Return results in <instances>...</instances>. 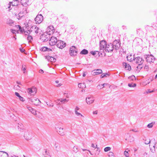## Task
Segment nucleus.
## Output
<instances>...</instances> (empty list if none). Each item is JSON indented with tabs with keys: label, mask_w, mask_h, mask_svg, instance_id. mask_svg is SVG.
I'll return each mask as SVG.
<instances>
[{
	"label": "nucleus",
	"mask_w": 157,
	"mask_h": 157,
	"mask_svg": "<svg viewBox=\"0 0 157 157\" xmlns=\"http://www.w3.org/2000/svg\"><path fill=\"white\" fill-rule=\"evenodd\" d=\"M78 53V49L76 47L74 46H71L70 48L69 54L71 56H75L77 55Z\"/></svg>",
	"instance_id": "obj_1"
},
{
	"label": "nucleus",
	"mask_w": 157,
	"mask_h": 157,
	"mask_svg": "<svg viewBox=\"0 0 157 157\" xmlns=\"http://www.w3.org/2000/svg\"><path fill=\"white\" fill-rule=\"evenodd\" d=\"M32 132L31 131L26 130L25 132L24 137L26 140H29L32 138Z\"/></svg>",
	"instance_id": "obj_2"
},
{
	"label": "nucleus",
	"mask_w": 157,
	"mask_h": 157,
	"mask_svg": "<svg viewBox=\"0 0 157 157\" xmlns=\"http://www.w3.org/2000/svg\"><path fill=\"white\" fill-rule=\"evenodd\" d=\"M147 62L151 63H153L155 60V58L152 55H146L144 56Z\"/></svg>",
	"instance_id": "obj_3"
},
{
	"label": "nucleus",
	"mask_w": 157,
	"mask_h": 157,
	"mask_svg": "<svg viewBox=\"0 0 157 157\" xmlns=\"http://www.w3.org/2000/svg\"><path fill=\"white\" fill-rule=\"evenodd\" d=\"M40 29L37 27L36 26L33 25L30 28L29 31L31 32H33L34 35H36L39 32Z\"/></svg>",
	"instance_id": "obj_4"
},
{
	"label": "nucleus",
	"mask_w": 157,
	"mask_h": 157,
	"mask_svg": "<svg viewBox=\"0 0 157 157\" xmlns=\"http://www.w3.org/2000/svg\"><path fill=\"white\" fill-rule=\"evenodd\" d=\"M55 128L57 133L61 136H63L65 134L63 128L59 127L58 124H56Z\"/></svg>",
	"instance_id": "obj_5"
},
{
	"label": "nucleus",
	"mask_w": 157,
	"mask_h": 157,
	"mask_svg": "<svg viewBox=\"0 0 157 157\" xmlns=\"http://www.w3.org/2000/svg\"><path fill=\"white\" fill-rule=\"evenodd\" d=\"M113 47L114 49L117 50L119 49L121 47V43L120 40H115L112 44Z\"/></svg>",
	"instance_id": "obj_6"
},
{
	"label": "nucleus",
	"mask_w": 157,
	"mask_h": 157,
	"mask_svg": "<svg viewBox=\"0 0 157 157\" xmlns=\"http://www.w3.org/2000/svg\"><path fill=\"white\" fill-rule=\"evenodd\" d=\"M124 138L125 140L128 142H132L134 140V137L128 133L125 134Z\"/></svg>",
	"instance_id": "obj_7"
},
{
	"label": "nucleus",
	"mask_w": 157,
	"mask_h": 157,
	"mask_svg": "<svg viewBox=\"0 0 157 157\" xmlns=\"http://www.w3.org/2000/svg\"><path fill=\"white\" fill-rule=\"evenodd\" d=\"M58 41L56 37L52 36L49 40V44L51 46H54L57 44Z\"/></svg>",
	"instance_id": "obj_8"
},
{
	"label": "nucleus",
	"mask_w": 157,
	"mask_h": 157,
	"mask_svg": "<svg viewBox=\"0 0 157 157\" xmlns=\"http://www.w3.org/2000/svg\"><path fill=\"white\" fill-rule=\"evenodd\" d=\"M43 20V17L42 15L40 14L37 15L35 19L36 23L39 24Z\"/></svg>",
	"instance_id": "obj_9"
},
{
	"label": "nucleus",
	"mask_w": 157,
	"mask_h": 157,
	"mask_svg": "<svg viewBox=\"0 0 157 157\" xmlns=\"http://www.w3.org/2000/svg\"><path fill=\"white\" fill-rule=\"evenodd\" d=\"M105 50L106 52H112L114 50L113 47L111 43H108L105 46Z\"/></svg>",
	"instance_id": "obj_10"
},
{
	"label": "nucleus",
	"mask_w": 157,
	"mask_h": 157,
	"mask_svg": "<svg viewBox=\"0 0 157 157\" xmlns=\"http://www.w3.org/2000/svg\"><path fill=\"white\" fill-rule=\"evenodd\" d=\"M57 44V47L60 49H63L66 46V43L61 40H58Z\"/></svg>",
	"instance_id": "obj_11"
},
{
	"label": "nucleus",
	"mask_w": 157,
	"mask_h": 157,
	"mask_svg": "<svg viewBox=\"0 0 157 157\" xmlns=\"http://www.w3.org/2000/svg\"><path fill=\"white\" fill-rule=\"evenodd\" d=\"M37 91L35 87H32L31 88H29L27 90L28 92L31 95H35Z\"/></svg>",
	"instance_id": "obj_12"
},
{
	"label": "nucleus",
	"mask_w": 157,
	"mask_h": 157,
	"mask_svg": "<svg viewBox=\"0 0 157 157\" xmlns=\"http://www.w3.org/2000/svg\"><path fill=\"white\" fill-rule=\"evenodd\" d=\"M94 98L91 96H88L86 99V102L88 104H92L94 101Z\"/></svg>",
	"instance_id": "obj_13"
},
{
	"label": "nucleus",
	"mask_w": 157,
	"mask_h": 157,
	"mask_svg": "<svg viewBox=\"0 0 157 157\" xmlns=\"http://www.w3.org/2000/svg\"><path fill=\"white\" fill-rule=\"evenodd\" d=\"M107 44L105 40L101 41L100 43V49L101 50L105 49V46Z\"/></svg>",
	"instance_id": "obj_14"
},
{
	"label": "nucleus",
	"mask_w": 157,
	"mask_h": 157,
	"mask_svg": "<svg viewBox=\"0 0 157 157\" xmlns=\"http://www.w3.org/2000/svg\"><path fill=\"white\" fill-rule=\"evenodd\" d=\"M19 3V1L18 0H13L12 2H10L9 4L8 8L10 9L11 8V6H16L18 5Z\"/></svg>",
	"instance_id": "obj_15"
},
{
	"label": "nucleus",
	"mask_w": 157,
	"mask_h": 157,
	"mask_svg": "<svg viewBox=\"0 0 157 157\" xmlns=\"http://www.w3.org/2000/svg\"><path fill=\"white\" fill-rule=\"evenodd\" d=\"M50 34L45 35L43 34L40 36V39L43 42L47 41L50 38Z\"/></svg>",
	"instance_id": "obj_16"
},
{
	"label": "nucleus",
	"mask_w": 157,
	"mask_h": 157,
	"mask_svg": "<svg viewBox=\"0 0 157 157\" xmlns=\"http://www.w3.org/2000/svg\"><path fill=\"white\" fill-rule=\"evenodd\" d=\"M102 71L101 69H95L91 71V74L94 75H99L102 73Z\"/></svg>",
	"instance_id": "obj_17"
},
{
	"label": "nucleus",
	"mask_w": 157,
	"mask_h": 157,
	"mask_svg": "<svg viewBox=\"0 0 157 157\" xmlns=\"http://www.w3.org/2000/svg\"><path fill=\"white\" fill-rule=\"evenodd\" d=\"M134 60L135 61L136 63L138 64H143L144 62V60L140 56L135 58Z\"/></svg>",
	"instance_id": "obj_18"
},
{
	"label": "nucleus",
	"mask_w": 157,
	"mask_h": 157,
	"mask_svg": "<svg viewBox=\"0 0 157 157\" xmlns=\"http://www.w3.org/2000/svg\"><path fill=\"white\" fill-rule=\"evenodd\" d=\"M32 100V104L36 105H39L40 103V100L37 98H33Z\"/></svg>",
	"instance_id": "obj_19"
},
{
	"label": "nucleus",
	"mask_w": 157,
	"mask_h": 157,
	"mask_svg": "<svg viewBox=\"0 0 157 157\" xmlns=\"http://www.w3.org/2000/svg\"><path fill=\"white\" fill-rule=\"evenodd\" d=\"M45 59H47L48 61L52 62H55L56 61V59L54 57L50 56H45Z\"/></svg>",
	"instance_id": "obj_20"
},
{
	"label": "nucleus",
	"mask_w": 157,
	"mask_h": 157,
	"mask_svg": "<svg viewBox=\"0 0 157 157\" xmlns=\"http://www.w3.org/2000/svg\"><path fill=\"white\" fill-rule=\"evenodd\" d=\"M47 31L48 32H50L49 33H48L49 34L54 33L55 31V29L53 26L51 25L48 26L47 28Z\"/></svg>",
	"instance_id": "obj_21"
},
{
	"label": "nucleus",
	"mask_w": 157,
	"mask_h": 157,
	"mask_svg": "<svg viewBox=\"0 0 157 157\" xmlns=\"http://www.w3.org/2000/svg\"><path fill=\"white\" fill-rule=\"evenodd\" d=\"M68 100H67L66 99H58L56 101V103H57V105H60L61 104V103H64L65 102H67Z\"/></svg>",
	"instance_id": "obj_22"
},
{
	"label": "nucleus",
	"mask_w": 157,
	"mask_h": 157,
	"mask_svg": "<svg viewBox=\"0 0 157 157\" xmlns=\"http://www.w3.org/2000/svg\"><path fill=\"white\" fill-rule=\"evenodd\" d=\"M17 128L18 130L20 131L23 130L24 128V126L21 123H19L18 124Z\"/></svg>",
	"instance_id": "obj_23"
},
{
	"label": "nucleus",
	"mask_w": 157,
	"mask_h": 157,
	"mask_svg": "<svg viewBox=\"0 0 157 157\" xmlns=\"http://www.w3.org/2000/svg\"><path fill=\"white\" fill-rule=\"evenodd\" d=\"M6 23L7 24L11 26H13L14 25V21L10 19H7L6 21Z\"/></svg>",
	"instance_id": "obj_24"
},
{
	"label": "nucleus",
	"mask_w": 157,
	"mask_h": 157,
	"mask_svg": "<svg viewBox=\"0 0 157 157\" xmlns=\"http://www.w3.org/2000/svg\"><path fill=\"white\" fill-rule=\"evenodd\" d=\"M123 65L124 66V68L126 70L129 71L131 70V67L129 64H127L126 63H123Z\"/></svg>",
	"instance_id": "obj_25"
},
{
	"label": "nucleus",
	"mask_w": 157,
	"mask_h": 157,
	"mask_svg": "<svg viewBox=\"0 0 157 157\" xmlns=\"http://www.w3.org/2000/svg\"><path fill=\"white\" fill-rule=\"evenodd\" d=\"M0 157H8V154L6 152L0 151Z\"/></svg>",
	"instance_id": "obj_26"
},
{
	"label": "nucleus",
	"mask_w": 157,
	"mask_h": 157,
	"mask_svg": "<svg viewBox=\"0 0 157 157\" xmlns=\"http://www.w3.org/2000/svg\"><path fill=\"white\" fill-rule=\"evenodd\" d=\"M134 56V55L133 56H132L131 54L128 55L127 57V60L130 62L133 61L135 59Z\"/></svg>",
	"instance_id": "obj_27"
},
{
	"label": "nucleus",
	"mask_w": 157,
	"mask_h": 157,
	"mask_svg": "<svg viewBox=\"0 0 157 157\" xmlns=\"http://www.w3.org/2000/svg\"><path fill=\"white\" fill-rule=\"evenodd\" d=\"M44 155V157H51L49 151L47 150H45Z\"/></svg>",
	"instance_id": "obj_28"
},
{
	"label": "nucleus",
	"mask_w": 157,
	"mask_h": 157,
	"mask_svg": "<svg viewBox=\"0 0 157 157\" xmlns=\"http://www.w3.org/2000/svg\"><path fill=\"white\" fill-rule=\"evenodd\" d=\"M29 0H21V2L23 6H26V5H28V3Z\"/></svg>",
	"instance_id": "obj_29"
},
{
	"label": "nucleus",
	"mask_w": 157,
	"mask_h": 157,
	"mask_svg": "<svg viewBox=\"0 0 157 157\" xmlns=\"http://www.w3.org/2000/svg\"><path fill=\"white\" fill-rule=\"evenodd\" d=\"M88 53V51L87 50L83 49L80 52V54L82 55H86Z\"/></svg>",
	"instance_id": "obj_30"
},
{
	"label": "nucleus",
	"mask_w": 157,
	"mask_h": 157,
	"mask_svg": "<svg viewBox=\"0 0 157 157\" xmlns=\"http://www.w3.org/2000/svg\"><path fill=\"white\" fill-rule=\"evenodd\" d=\"M27 39L29 43H31L33 40V37L31 35H28L27 37Z\"/></svg>",
	"instance_id": "obj_31"
},
{
	"label": "nucleus",
	"mask_w": 157,
	"mask_h": 157,
	"mask_svg": "<svg viewBox=\"0 0 157 157\" xmlns=\"http://www.w3.org/2000/svg\"><path fill=\"white\" fill-rule=\"evenodd\" d=\"M46 103L47 105L50 107H52L54 106L53 103H52V101L51 100H50L49 102H46Z\"/></svg>",
	"instance_id": "obj_32"
},
{
	"label": "nucleus",
	"mask_w": 157,
	"mask_h": 157,
	"mask_svg": "<svg viewBox=\"0 0 157 157\" xmlns=\"http://www.w3.org/2000/svg\"><path fill=\"white\" fill-rule=\"evenodd\" d=\"M136 83H129L128 84V86L129 87H135L136 86Z\"/></svg>",
	"instance_id": "obj_33"
},
{
	"label": "nucleus",
	"mask_w": 157,
	"mask_h": 157,
	"mask_svg": "<svg viewBox=\"0 0 157 157\" xmlns=\"http://www.w3.org/2000/svg\"><path fill=\"white\" fill-rule=\"evenodd\" d=\"M128 78L129 79H130V80H132V81H133V80H136V77L133 75H132L131 76H129Z\"/></svg>",
	"instance_id": "obj_34"
},
{
	"label": "nucleus",
	"mask_w": 157,
	"mask_h": 157,
	"mask_svg": "<svg viewBox=\"0 0 157 157\" xmlns=\"http://www.w3.org/2000/svg\"><path fill=\"white\" fill-rule=\"evenodd\" d=\"M36 110L34 109H33V110H32V111H31V113L33 114L34 115H35L36 116V117H38V116L37 115V114L36 113Z\"/></svg>",
	"instance_id": "obj_35"
},
{
	"label": "nucleus",
	"mask_w": 157,
	"mask_h": 157,
	"mask_svg": "<svg viewBox=\"0 0 157 157\" xmlns=\"http://www.w3.org/2000/svg\"><path fill=\"white\" fill-rule=\"evenodd\" d=\"M21 12H22V13L24 14H26L28 12L27 11V9L26 8H23L22 11H21Z\"/></svg>",
	"instance_id": "obj_36"
},
{
	"label": "nucleus",
	"mask_w": 157,
	"mask_h": 157,
	"mask_svg": "<svg viewBox=\"0 0 157 157\" xmlns=\"http://www.w3.org/2000/svg\"><path fill=\"white\" fill-rule=\"evenodd\" d=\"M155 124V122H151L147 125V127L148 128H151L153 127V124Z\"/></svg>",
	"instance_id": "obj_37"
},
{
	"label": "nucleus",
	"mask_w": 157,
	"mask_h": 157,
	"mask_svg": "<svg viewBox=\"0 0 157 157\" xmlns=\"http://www.w3.org/2000/svg\"><path fill=\"white\" fill-rule=\"evenodd\" d=\"M75 114L78 117H84V116L81 113L78 112L77 111H75Z\"/></svg>",
	"instance_id": "obj_38"
},
{
	"label": "nucleus",
	"mask_w": 157,
	"mask_h": 157,
	"mask_svg": "<svg viewBox=\"0 0 157 157\" xmlns=\"http://www.w3.org/2000/svg\"><path fill=\"white\" fill-rule=\"evenodd\" d=\"M47 47H43L40 49V50L42 52H45L47 51Z\"/></svg>",
	"instance_id": "obj_39"
},
{
	"label": "nucleus",
	"mask_w": 157,
	"mask_h": 157,
	"mask_svg": "<svg viewBox=\"0 0 157 157\" xmlns=\"http://www.w3.org/2000/svg\"><path fill=\"white\" fill-rule=\"evenodd\" d=\"M23 31L24 32V34L25 35H29V34H30L31 32H29V30H28V32H26L25 31V30L23 29Z\"/></svg>",
	"instance_id": "obj_40"
},
{
	"label": "nucleus",
	"mask_w": 157,
	"mask_h": 157,
	"mask_svg": "<svg viewBox=\"0 0 157 157\" xmlns=\"http://www.w3.org/2000/svg\"><path fill=\"white\" fill-rule=\"evenodd\" d=\"M26 108L28 109V110L31 112V111L33 110V109L31 107L29 106L28 105H27L26 106Z\"/></svg>",
	"instance_id": "obj_41"
},
{
	"label": "nucleus",
	"mask_w": 157,
	"mask_h": 157,
	"mask_svg": "<svg viewBox=\"0 0 157 157\" xmlns=\"http://www.w3.org/2000/svg\"><path fill=\"white\" fill-rule=\"evenodd\" d=\"M138 65L137 67V69H139L140 70L142 68L143 66H142V64H138Z\"/></svg>",
	"instance_id": "obj_42"
},
{
	"label": "nucleus",
	"mask_w": 157,
	"mask_h": 157,
	"mask_svg": "<svg viewBox=\"0 0 157 157\" xmlns=\"http://www.w3.org/2000/svg\"><path fill=\"white\" fill-rule=\"evenodd\" d=\"M16 26L17 27V28H19L20 31V32H21V33H22V32H23V29H22L21 27L19 25H16Z\"/></svg>",
	"instance_id": "obj_43"
},
{
	"label": "nucleus",
	"mask_w": 157,
	"mask_h": 157,
	"mask_svg": "<svg viewBox=\"0 0 157 157\" xmlns=\"http://www.w3.org/2000/svg\"><path fill=\"white\" fill-rule=\"evenodd\" d=\"M26 67H24L23 65H22L21 69H22V71H24L23 73H25V72H26V71H25L26 70Z\"/></svg>",
	"instance_id": "obj_44"
},
{
	"label": "nucleus",
	"mask_w": 157,
	"mask_h": 157,
	"mask_svg": "<svg viewBox=\"0 0 157 157\" xmlns=\"http://www.w3.org/2000/svg\"><path fill=\"white\" fill-rule=\"evenodd\" d=\"M124 155L126 157H128L129 156V154L128 153V151H124Z\"/></svg>",
	"instance_id": "obj_45"
},
{
	"label": "nucleus",
	"mask_w": 157,
	"mask_h": 157,
	"mask_svg": "<svg viewBox=\"0 0 157 157\" xmlns=\"http://www.w3.org/2000/svg\"><path fill=\"white\" fill-rule=\"evenodd\" d=\"M96 52H97V51H91L90 52V53L92 55H94V56L95 55H96Z\"/></svg>",
	"instance_id": "obj_46"
},
{
	"label": "nucleus",
	"mask_w": 157,
	"mask_h": 157,
	"mask_svg": "<svg viewBox=\"0 0 157 157\" xmlns=\"http://www.w3.org/2000/svg\"><path fill=\"white\" fill-rule=\"evenodd\" d=\"M150 151L153 153L155 151V148H150Z\"/></svg>",
	"instance_id": "obj_47"
},
{
	"label": "nucleus",
	"mask_w": 157,
	"mask_h": 157,
	"mask_svg": "<svg viewBox=\"0 0 157 157\" xmlns=\"http://www.w3.org/2000/svg\"><path fill=\"white\" fill-rule=\"evenodd\" d=\"M111 149V148H105L104 151L107 152L108 151H110Z\"/></svg>",
	"instance_id": "obj_48"
},
{
	"label": "nucleus",
	"mask_w": 157,
	"mask_h": 157,
	"mask_svg": "<svg viewBox=\"0 0 157 157\" xmlns=\"http://www.w3.org/2000/svg\"><path fill=\"white\" fill-rule=\"evenodd\" d=\"M150 140L149 139H148L147 141V140H145L144 143L147 144H148L150 143Z\"/></svg>",
	"instance_id": "obj_49"
},
{
	"label": "nucleus",
	"mask_w": 157,
	"mask_h": 157,
	"mask_svg": "<svg viewBox=\"0 0 157 157\" xmlns=\"http://www.w3.org/2000/svg\"><path fill=\"white\" fill-rule=\"evenodd\" d=\"M19 98L20 101H21L23 102L25 101L24 98L23 97H21V96Z\"/></svg>",
	"instance_id": "obj_50"
},
{
	"label": "nucleus",
	"mask_w": 157,
	"mask_h": 157,
	"mask_svg": "<svg viewBox=\"0 0 157 157\" xmlns=\"http://www.w3.org/2000/svg\"><path fill=\"white\" fill-rule=\"evenodd\" d=\"M101 86L102 87V86H101V85L99 84L97 86V88L98 89H101L102 88Z\"/></svg>",
	"instance_id": "obj_51"
},
{
	"label": "nucleus",
	"mask_w": 157,
	"mask_h": 157,
	"mask_svg": "<svg viewBox=\"0 0 157 157\" xmlns=\"http://www.w3.org/2000/svg\"><path fill=\"white\" fill-rule=\"evenodd\" d=\"M32 98H28V101H29V102L30 103V104H32Z\"/></svg>",
	"instance_id": "obj_52"
},
{
	"label": "nucleus",
	"mask_w": 157,
	"mask_h": 157,
	"mask_svg": "<svg viewBox=\"0 0 157 157\" xmlns=\"http://www.w3.org/2000/svg\"><path fill=\"white\" fill-rule=\"evenodd\" d=\"M130 131H132L135 132H138V131L137 130L136 128L133 129H131Z\"/></svg>",
	"instance_id": "obj_53"
},
{
	"label": "nucleus",
	"mask_w": 157,
	"mask_h": 157,
	"mask_svg": "<svg viewBox=\"0 0 157 157\" xmlns=\"http://www.w3.org/2000/svg\"><path fill=\"white\" fill-rule=\"evenodd\" d=\"M15 94L16 96L18 97L19 98L21 96L17 92H15Z\"/></svg>",
	"instance_id": "obj_54"
},
{
	"label": "nucleus",
	"mask_w": 157,
	"mask_h": 157,
	"mask_svg": "<svg viewBox=\"0 0 157 157\" xmlns=\"http://www.w3.org/2000/svg\"><path fill=\"white\" fill-rule=\"evenodd\" d=\"M82 85H84V84L83 83H79L78 84V87H79V88H83L82 87Z\"/></svg>",
	"instance_id": "obj_55"
},
{
	"label": "nucleus",
	"mask_w": 157,
	"mask_h": 157,
	"mask_svg": "<svg viewBox=\"0 0 157 157\" xmlns=\"http://www.w3.org/2000/svg\"><path fill=\"white\" fill-rule=\"evenodd\" d=\"M10 31L11 32H12L13 34L15 33V32H16V31L15 30H13V29H10Z\"/></svg>",
	"instance_id": "obj_56"
},
{
	"label": "nucleus",
	"mask_w": 157,
	"mask_h": 157,
	"mask_svg": "<svg viewBox=\"0 0 157 157\" xmlns=\"http://www.w3.org/2000/svg\"><path fill=\"white\" fill-rule=\"evenodd\" d=\"M108 84L107 83H104L103 84H101V86H102V88H103L105 87V86L107 85Z\"/></svg>",
	"instance_id": "obj_57"
},
{
	"label": "nucleus",
	"mask_w": 157,
	"mask_h": 157,
	"mask_svg": "<svg viewBox=\"0 0 157 157\" xmlns=\"http://www.w3.org/2000/svg\"><path fill=\"white\" fill-rule=\"evenodd\" d=\"M74 150L73 151L76 152L78 151V148H73Z\"/></svg>",
	"instance_id": "obj_58"
},
{
	"label": "nucleus",
	"mask_w": 157,
	"mask_h": 157,
	"mask_svg": "<svg viewBox=\"0 0 157 157\" xmlns=\"http://www.w3.org/2000/svg\"><path fill=\"white\" fill-rule=\"evenodd\" d=\"M122 28L123 30H125L127 29L126 26H125L124 25H123L122 26Z\"/></svg>",
	"instance_id": "obj_59"
},
{
	"label": "nucleus",
	"mask_w": 157,
	"mask_h": 157,
	"mask_svg": "<svg viewBox=\"0 0 157 157\" xmlns=\"http://www.w3.org/2000/svg\"><path fill=\"white\" fill-rule=\"evenodd\" d=\"M20 50L21 52H23L25 51V50L23 48H20Z\"/></svg>",
	"instance_id": "obj_60"
},
{
	"label": "nucleus",
	"mask_w": 157,
	"mask_h": 157,
	"mask_svg": "<svg viewBox=\"0 0 157 157\" xmlns=\"http://www.w3.org/2000/svg\"><path fill=\"white\" fill-rule=\"evenodd\" d=\"M79 108L77 106H76L75 109V111H77L78 110H79Z\"/></svg>",
	"instance_id": "obj_61"
},
{
	"label": "nucleus",
	"mask_w": 157,
	"mask_h": 157,
	"mask_svg": "<svg viewBox=\"0 0 157 157\" xmlns=\"http://www.w3.org/2000/svg\"><path fill=\"white\" fill-rule=\"evenodd\" d=\"M105 73L102 74L101 75V78H103L105 77Z\"/></svg>",
	"instance_id": "obj_62"
},
{
	"label": "nucleus",
	"mask_w": 157,
	"mask_h": 157,
	"mask_svg": "<svg viewBox=\"0 0 157 157\" xmlns=\"http://www.w3.org/2000/svg\"><path fill=\"white\" fill-rule=\"evenodd\" d=\"M154 92L153 90H152L151 91H150V90L149 89V90H148L147 91V93H151V92Z\"/></svg>",
	"instance_id": "obj_63"
},
{
	"label": "nucleus",
	"mask_w": 157,
	"mask_h": 157,
	"mask_svg": "<svg viewBox=\"0 0 157 157\" xmlns=\"http://www.w3.org/2000/svg\"><path fill=\"white\" fill-rule=\"evenodd\" d=\"M39 72L41 73H44V71L40 69L39 71Z\"/></svg>",
	"instance_id": "obj_64"
}]
</instances>
